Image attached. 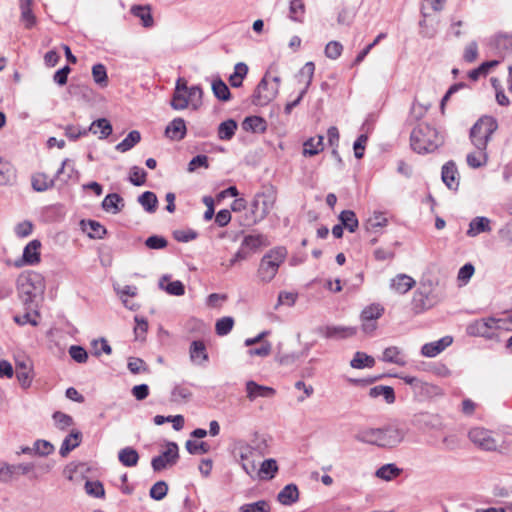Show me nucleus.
<instances>
[{
  "label": "nucleus",
  "mask_w": 512,
  "mask_h": 512,
  "mask_svg": "<svg viewBox=\"0 0 512 512\" xmlns=\"http://www.w3.org/2000/svg\"><path fill=\"white\" fill-rule=\"evenodd\" d=\"M186 123L183 118H175L173 119L165 129L166 137L171 140H182L186 136Z\"/></svg>",
  "instance_id": "obj_21"
},
{
  "label": "nucleus",
  "mask_w": 512,
  "mask_h": 512,
  "mask_svg": "<svg viewBox=\"0 0 512 512\" xmlns=\"http://www.w3.org/2000/svg\"><path fill=\"white\" fill-rule=\"evenodd\" d=\"M16 286L21 301L27 306L44 293L45 281L38 272L24 271L18 276Z\"/></svg>",
  "instance_id": "obj_3"
},
{
  "label": "nucleus",
  "mask_w": 512,
  "mask_h": 512,
  "mask_svg": "<svg viewBox=\"0 0 512 512\" xmlns=\"http://www.w3.org/2000/svg\"><path fill=\"white\" fill-rule=\"evenodd\" d=\"M54 186V179L44 173H37L32 177V187L37 192H43Z\"/></svg>",
  "instance_id": "obj_48"
},
{
  "label": "nucleus",
  "mask_w": 512,
  "mask_h": 512,
  "mask_svg": "<svg viewBox=\"0 0 512 512\" xmlns=\"http://www.w3.org/2000/svg\"><path fill=\"white\" fill-rule=\"evenodd\" d=\"M33 0H20L21 21L25 28L31 29L36 24V16L32 12Z\"/></svg>",
  "instance_id": "obj_34"
},
{
  "label": "nucleus",
  "mask_w": 512,
  "mask_h": 512,
  "mask_svg": "<svg viewBox=\"0 0 512 512\" xmlns=\"http://www.w3.org/2000/svg\"><path fill=\"white\" fill-rule=\"evenodd\" d=\"M433 303L429 299V292L426 290L418 289L413 293L411 307L415 314L422 313L423 311L431 308Z\"/></svg>",
  "instance_id": "obj_20"
},
{
  "label": "nucleus",
  "mask_w": 512,
  "mask_h": 512,
  "mask_svg": "<svg viewBox=\"0 0 512 512\" xmlns=\"http://www.w3.org/2000/svg\"><path fill=\"white\" fill-rule=\"evenodd\" d=\"M203 90L199 85H193L189 87L188 97L189 103L193 109H198L202 105Z\"/></svg>",
  "instance_id": "obj_57"
},
{
  "label": "nucleus",
  "mask_w": 512,
  "mask_h": 512,
  "mask_svg": "<svg viewBox=\"0 0 512 512\" xmlns=\"http://www.w3.org/2000/svg\"><path fill=\"white\" fill-rule=\"evenodd\" d=\"M407 385L411 386L415 393H423L426 395L437 394L439 388L435 385L423 382L413 376H399Z\"/></svg>",
  "instance_id": "obj_18"
},
{
  "label": "nucleus",
  "mask_w": 512,
  "mask_h": 512,
  "mask_svg": "<svg viewBox=\"0 0 512 512\" xmlns=\"http://www.w3.org/2000/svg\"><path fill=\"white\" fill-rule=\"evenodd\" d=\"M498 64V60L483 62L478 68L471 70L468 74V77L473 81H477L481 76H486L489 70L493 67H496Z\"/></svg>",
  "instance_id": "obj_53"
},
{
  "label": "nucleus",
  "mask_w": 512,
  "mask_h": 512,
  "mask_svg": "<svg viewBox=\"0 0 512 512\" xmlns=\"http://www.w3.org/2000/svg\"><path fill=\"white\" fill-rule=\"evenodd\" d=\"M168 493V485L165 481L156 482L149 491V495L152 499L160 501L166 497Z\"/></svg>",
  "instance_id": "obj_58"
},
{
  "label": "nucleus",
  "mask_w": 512,
  "mask_h": 512,
  "mask_svg": "<svg viewBox=\"0 0 512 512\" xmlns=\"http://www.w3.org/2000/svg\"><path fill=\"white\" fill-rule=\"evenodd\" d=\"M278 472V465L275 459H266L262 462L259 469V477L263 480H271Z\"/></svg>",
  "instance_id": "obj_45"
},
{
  "label": "nucleus",
  "mask_w": 512,
  "mask_h": 512,
  "mask_svg": "<svg viewBox=\"0 0 512 512\" xmlns=\"http://www.w3.org/2000/svg\"><path fill=\"white\" fill-rule=\"evenodd\" d=\"M242 128L246 132L264 133L267 130V123L260 116H248L242 122Z\"/></svg>",
  "instance_id": "obj_25"
},
{
  "label": "nucleus",
  "mask_w": 512,
  "mask_h": 512,
  "mask_svg": "<svg viewBox=\"0 0 512 512\" xmlns=\"http://www.w3.org/2000/svg\"><path fill=\"white\" fill-rule=\"evenodd\" d=\"M234 319L232 317L226 316L217 320L215 325L216 333L219 336L227 335L233 328Z\"/></svg>",
  "instance_id": "obj_62"
},
{
  "label": "nucleus",
  "mask_w": 512,
  "mask_h": 512,
  "mask_svg": "<svg viewBox=\"0 0 512 512\" xmlns=\"http://www.w3.org/2000/svg\"><path fill=\"white\" fill-rule=\"evenodd\" d=\"M34 465L31 463L11 465L3 463L0 465V481L3 483L11 482L18 475H26Z\"/></svg>",
  "instance_id": "obj_14"
},
{
  "label": "nucleus",
  "mask_w": 512,
  "mask_h": 512,
  "mask_svg": "<svg viewBox=\"0 0 512 512\" xmlns=\"http://www.w3.org/2000/svg\"><path fill=\"white\" fill-rule=\"evenodd\" d=\"M287 251L276 247L268 251L260 260L257 276L263 283H269L276 276L280 265L285 261Z\"/></svg>",
  "instance_id": "obj_5"
},
{
  "label": "nucleus",
  "mask_w": 512,
  "mask_h": 512,
  "mask_svg": "<svg viewBox=\"0 0 512 512\" xmlns=\"http://www.w3.org/2000/svg\"><path fill=\"white\" fill-rule=\"evenodd\" d=\"M444 143V136L435 127L420 123L411 132V148L419 153H431Z\"/></svg>",
  "instance_id": "obj_2"
},
{
  "label": "nucleus",
  "mask_w": 512,
  "mask_h": 512,
  "mask_svg": "<svg viewBox=\"0 0 512 512\" xmlns=\"http://www.w3.org/2000/svg\"><path fill=\"white\" fill-rule=\"evenodd\" d=\"M380 448H394L401 444L407 434L406 429L398 421L390 422L378 428Z\"/></svg>",
  "instance_id": "obj_7"
},
{
  "label": "nucleus",
  "mask_w": 512,
  "mask_h": 512,
  "mask_svg": "<svg viewBox=\"0 0 512 512\" xmlns=\"http://www.w3.org/2000/svg\"><path fill=\"white\" fill-rule=\"evenodd\" d=\"M100 130V139L107 138L112 133V126L110 122L105 118H100L91 123L88 128V132H92L93 134H97L98 130Z\"/></svg>",
  "instance_id": "obj_44"
},
{
  "label": "nucleus",
  "mask_w": 512,
  "mask_h": 512,
  "mask_svg": "<svg viewBox=\"0 0 512 512\" xmlns=\"http://www.w3.org/2000/svg\"><path fill=\"white\" fill-rule=\"evenodd\" d=\"M299 499V490L298 487L291 483L284 486V488L278 493L277 500L282 505H292L297 502Z\"/></svg>",
  "instance_id": "obj_27"
},
{
  "label": "nucleus",
  "mask_w": 512,
  "mask_h": 512,
  "mask_svg": "<svg viewBox=\"0 0 512 512\" xmlns=\"http://www.w3.org/2000/svg\"><path fill=\"white\" fill-rule=\"evenodd\" d=\"M212 91L214 96L220 101H229L231 99V93L226 83L217 78L212 82Z\"/></svg>",
  "instance_id": "obj_49"
},
{
  "label": "nucleus",
  "mask_w": 512,
  "mask_h": 512,
  "mask_svg": "<svg viewBox=\"0 0 512 512\" xmlns=\"http://www.w3.org/2000/svg\"><path fill=\"white\" fill-rule=\"evenodd\" d=\"M490 228V220L486 217H475L471 220L469 224V229L467 230V235L470 237H475L480 233L489 232Z\"/></svg>",
  "instance_id": "obj_32"
},
{
  "label": "nucleus",
  "mask_w": 512,
  "mask_h": 512,
  "mask_svg": "<svg viewBox=\"0 0 512 512\" xmlns=\"http://www.w3.org/2000/svg\"><path fill=\"white\" fill-rule=\"evenodd\" d=\"M138 203L148 213H154L157 210L158 199L154 192L145 191L138 197Z\"/></svg>",
  "instance_id": "obj_40"
},
{
  "label": "nucleus",
  "mask_w": 512,
  "mask_h": 512,
  "mask_svg": "<svg viewBox=\"0 0 512 512\" xmlns=\"http://www.w3.org/2000/svg\"><path fill=\"white\" fill-rule=\"evenodd\" d=\"M190 359L197 365H203L209 359L206 346L202 340H195L189 349Z\"/></svg>",
  "instance_id": "obj_22"
},
{
  "label": "nucleus",
  "mask_w": 512,
  "mask_h": 512,
  "mask_svg": "<svg viewBox=\"0 0 512 512\" xmlns=\"http://www.w3.org/2000/svg\"><path fill=\"white\" fill-rule=\"evenodd\" d=\"M458 170L456 164L453 161H448L442 167L441 177L444 184L449 189L457 190L459 186L458 181Z\"/></svg>",
  "instance_id": "obj_19"
},
{
  "label": "nucleus",
  "mask_w": 512,
  "mask_h": 512,
  "mask_svg": "<svg viewBox=\"0 0 512 512\" xmlns=\"http://www.w3.org/2000/svg\"><path fill=\"white\" fill-rule=\"evenodd\" d=\"M466 161L469 167L477 169L487 164L488 154L486 150H477L467 154Z\"/></svg>",
  "instance_id": "obj_43"
},
{
  "label": "nucleus",
  "mask_w": 512,
  "mask_h": 512,
  "mask_svg": "<svg viewBox=\"0 0 512 512\" xmlns=\"http://www.w3.org/2000/svg\"><path fill=\"white\" fill-rule=\"evenodd\" d=\"M118 460L123 466L135 467L139 461V454L136 449L128 446L118 452Z\"/></svg>",
  "instance_id": "obj_35"
},
{
  "label": "nucleus",
  "mask_w": 512,
  "mask_h": 512,
  "mask_svg": "<svg viewBox=\"0 0 512 512\" xmlns=\"http://www.w3.org/2000/svg\"><path fill=\"white\" fill-rule=\"evenodd\" d=\"M179 459V448L176 442H167L166 450L151 460V466L155 472L162 471L167 466H172Z\"/></svg>",
  "instance_id": "obj_9"
},
{
  "label": "nucleus",
  "mask_w": 512,
  "mask_h": 512,
  "mask_svg": "<svg viewBox=\"0 0 512 512\" xmlns=\"http://www.w3.org/2000/svg\"><path fill=\"white\" fill-rule=\"evenodd\" d=\"M266 445L264 443L249 444L238 440L233 446V455L242 465L243 470L251 475L256 470V459L264 456Z\"/></svg>",
  "instance_id": "obj_4"
},
{
  "label": "nucleus",
  "mask_w": 512,
  "mask_h": 512,
  "mask_svg": "<svg viewBox=\"0 0 512 512\" xmlns=\"http://www.w3.org/2000/svg\"><path fill=\"white\" fill-rule=\"evenodd\" d=\"M319 333L328 339H346L357 333V328L353 326H335L327 325L319 328Z\"/></svg>",
  "instance_id": "obj_15"
},
{
  "label": "nucleus",
  "mask_w": 512,
  "mask_h": 512,
  "mask_svg": "<svg viewBox=\"0 0 512 512\" xmlns=\"http://www.w3.org/2000/svg\"><path fill=\"white\" fill-rule=\"evenodd\" d=\"M41 242L37 239L30 241L23 250L22 257L14 262L15 267L35 265L40 262Z\"/></svg>",
  "instance_id": "obj_13"
},
{
  "label": "nucleus",
  "mask_w": 512,
  "mask_h": 512,
  "mask_svg": "<svg viewBox=\"0 0 512 512\" xmlns=\"http://www.w3.org/2000/svg\"><path fill=\"white\" fill-rule=\"evenodd\" d=\"M278 191L271 183L263 184L261 190L256 192L251 202V215L246 217L242 225H254L264 220L274 209Z\"/></svg>",
  "instance_id": "obj_1"
},
{
  "label": "nucleus",
  "mask_w": 512,
  "mask_h": 512,
  "mask_svg": "<svg viewBox=\"0 0 512 512\" xmlns=\"http://www.w3.org/2000/svg\"><path fill=\"white\" fill-rule=\"evenodd\" d=\"M16 172L13 165L0 158V185H9L14 182Z\"/></svg>",
  "instance_id": "obj_37"
},
{
  "label": "nucleus",
  "mask_w": 512,
  "mask_h": 512,
  "mask_svg": "<svg viewBox=\"0 0 512 512\" xmlns=\"http://www.w3.org/2000/svg\"><path fill=\"white\" fill-rule=\"evenodd\" d=\"M355 440L364 444L375 445L378 447L379 432L378 428H362L354 436Z\"/></svg>",
  "instance_id": "obj_29"
},
{
  "label": "nucleus",
  "mask_w": 512,
  "mask_h": 512,
  "mask_svg": "<svg viewBox=\"0 0 512 512\" xmlns=\"http://www.w3.org/2000/svg\"><path fill=\"white\" fill-rule=\"evenodd\" d=\"M81 224L83 226V230L87 233V235L90 238H93V239H103L104 236L107 233L106 228L102 224H100L98 221H95V220L84 221V220H82Z\"/></svg>",
  "instance_id": "obj_30"
},
{
  "label": "nucleus",
  "mask_w": 512,
  "mask_h": 512,
  "mask_svg": "<svg viewBox=\"0 0 512 512\" xmlns=\"http://www.w3.org/2000/svg\"><path fill=\"white\" fill-rule=\"evenodd\" d=\"M501 321L502 319L495 317L474 320L467 325L466 333L469 336L483 337L488 340L498 339L495 330L498 327L497 324Z\"/></svg>",
  "instance_id": "obj_8"
},
{
  "label": "nucleus",
  "mask_w": 512,
  "mask_h": 512,
  "mask_svg": "<svg viewBox=\"0 0 512 512\" xmlns=\"http://www.w3.org/2000/svg\"><path fill=\"white\" fill-rule=\"evenodd\" d=\"M415 285V280L406 275L398 274L391 280V287L400 294H405Z\"/></svg>",
  "instance_id": "obj_31"
},
{
  "label": "nucleus",
  "mask_w": 512,
  "mask_h": 512,
  "mask_svg": "<svg viewBox=\"0 0 512 512\" xmlns=\"http://www.w3.org/2000/svg\"><path fill=\"white\" fill-rule=\"evenodd\" d=\"M368 394L371 398H378L382 396L387 404H393L396 400L394 389L391 386H374L370 388Z\"/></svg>",
  "instance_id": "obj_33"
},
{
  "label": "nucleus",
  "mask_w": 512,
  "mask_h": 512,
  "mask_svg": "<svg viewBox=\"0 0 512 512\" xmlns=\"http://www.w3.org/2000/svg\"><path fill=\"white\" fill-rule=\"evenodd\" d=\"M82 433L77 430H72L69 435L65 437L59 450L62 457H66L73 449L80 445Z\"/></svg>",
  "instance_id": "obj_24"
},
{
  "label": "nucleus",
  "mask_w": 512,
  "mask_h": 512,
  "mask_svg": "<svg viewBox=\"0 0 512 512\" xmlns=\"http://www.w3.org/2000/svg\"><path fill=\"white\" fill-rule=\"evenodd\" d=\"M101 206L106 212L117 214L124 208L125 203L118 193H110L103 199Z\"/></svg>",
  "instance_id": "obj_23"
},
{
  "label": "nucleus",
  "mask_w": 512,
  "mask_h": 512,
  "mask_svg": "<svg viewBox=\"0 0 512 512\" xmlns=\"http://www.w3.org/2000/svg\"><path fill=\"white\" fill-rule=\"evenodd\" d=\"M237 130V122L234 119L223 121L218 126V138L220 140H231Z\"/></svg>",
  "instance_id": "obj_41"
},
{
  "label": "nucleus",
  "mask_w": 512,
  "mask_h": 512,
  "mask_svg": "<svg viewBox=\"0 0 512 512\" xmlns=\"http://www.w3.org/2000/svg\"><path fill=\"white\" fill-rule=\"evenodd\" d=\"M141 140V134L137 130H132L128 133V135L116 145V150L124 153L132 149L136 144H138Z\"/></svg>",
  "instance_id": "obj_42"
},
{
  "label": "nucleus",
  "mask_w": 512,
  "mask_h": 512,
  "mask_svg": "<svg viewBox=\"0 0 512 512\" xmlns=\"http://www.w3.org/2000/svg\"><path fill=\"white\" fill-rule=\"evenodd\" d=\"M340 224L345 227L349 232H355L358 228V219L352 210H343L339 215Z\"/></svg>",
  "instance_id": "obj_47"
},
{
  "label": "nucleus",
  "mask_w": 512,
  "mask_h": 512,
  "mask_svg": "<svg viewBox=\"0 0 512 512\" xmlns=\"http://www.w3.org/2000/svg\"><path fill=\"white\" fill-rule=\"evenodd\" d=\"M278 94L277 86H269L266 76L258 83L253 96L252 102L257 106H265L269 104Z\"/></svg>",
  "instance_id": "obj_11"
},
{
  "label": "nucleus",
  "mask_w": 512,
  "mask_h": 512,
  "mask_svg": "<svg viewBox=\"0 0 512 512\" xmlns=\"http://www.w3.org/2000/svg\"><path fill=\"white\" fill-rule=\"evenodd\" d=\"M170 104L174 110H184L189 105L188 92H174Z\"/></svg>",
  "instance_id": "obj_61"
},
{
  "label": "nucleus",
  "mask_w": 512,
  "mask_h": 512,
  "mask_svg": "<svg viewBox=\"0 0 512 512\" xmlns=\"http://www.w3.org/2000/svg\"><path fill=\"white\" fill-rule=\"evenodd\" d=\"M270 244L267 236L263 234L247 235L244 237L241 247L244 250L256 251L260 247H266Z\"/></svg>",
  "instance_id": "obj_26"
},
{
  "label": "nucleus",
  "mask_w": 512,
  "mask_h": 512,
  "mask_svg": "<svg viewBox=\"0 0 512 512\" xmlns=\"http://www.w3.org/2000/svg\"><path fill=\"white\" fill-rule=\"evenodd\" d=\"M147 173L143 168L133 166L130 169L129 180L134 186H142L146 182Z\"/></svg>",
  "instance_id": "obj_63"
},
{
  "label": "nucleus",
  "mask_w": 512,
  "mask_h": 512,
  "mask_svg": "<svg viewBox=\"0 0 512 512\" xmlns=\"http://www.w3.org/2000/svg\"><path fill=\"white\" fill-rule=\"evenodd\" d=\"M366 125L367 124L364 123L361 128L363 131H365V133H362L361 135H359L353 144L354 155L357 159H361L363 157L364 151H365V146L368 141L367 134L369 132V128H366Z\"/></svg>",
  "instance_id": "obj_52"
},
{
  "label": "nucleus",
  "mask_w": 512,
  "mask_h": 512,
  "mask_svg": "<svg viewBox=\"0 0 512 512\" xmlns=\"http://www.w3.org/2000/svg\"><path fill=\"white\" fill-rule=\"evenodd\" d=\"M127 368L132 374L149 372V368L145 361L136 357H130L128 359Z\"/></svg>",
  "instance_id": "obj_60"
},
{
  "label": "nucleus",
  "mask_w": 512,
  "mask_h": 512,
  "mask_svg": "<svg viewBox=\"0 0 512 512\" xmlns=\"http://www.w3.org/2000/svg\"><path fill=\"white\" fill-rule=\"evenodd\" d=\"M305 5L302 0H291L289 5V18L294 22H303Z\"/></svg>",
  "instance_id": "obj_51"
},
{
  "label": "nucleus",
  "mask_w": 512,
  "mask_h": 512,
  "mask_svg": "<svg viewBox=\"0 0 512 512\" xmlns=\"http://www.w3.org/2000/svg\"><path fill=\"white\" fill-rule=\"evenodd\" d=\"M167 280V276H163L160 281V287H162L168 294L174 295V296H182L185 293V286L184 284L179 281H172L168 283L165 287H163V281Z\"/></svg>",
  "instance_id": "obj_55"
},
{
  "label": "nucleus",
  "mask_w": 512,
  "mask_h": 512,
  "mask_svg": "<svg viewBox=\"0 0 512 512\" xmlns=\"http://www.w3.org/2000/svg\"><path fill=\"white\" fill-rule=\"evenodd\" d=\"M323 136L311 137L303 144L304 156H315L323 150Z\"/></svg>",
  "instance_id": "obj_39"
},
{
  "label": "nucleus",
  "mask_w": 512,
  "mask_h": 512,
  "mask_svg": "<svg viewBox=\"0 0 512 512\" xmlns=\"http://www.w3.org/2000/svg\"><path fill=\"white\" fill-rule=\"evenodd\" d=\"M452 337L445 336L437 341L426 343L421 348V354L425 357H435L452 344Z\"/></svg>",
  "instance_id": "obj_17"
},
{
  "label": "nucleus",
  "mask_w": 512,
  "mask_h": 512,
  "mask_svg": "<svg viewBox=\"0 0 512 512\" xmlns=\"http://www.w3.org/2000/svg\"><path fill=\"white\" fill-rule=\"evenodd\" d=\"M191 397V390L187 386L182 384L175 385L171 391L172 402L188 401Z\"/></svg>",
  "instance_id": "obj_54"
},
{
  "label": "nucleus",
  "mask_w": 512,
  "mask_h": 512,
  "mask_svg": "<svg viewBox=\"0 0 512 512\" xmlns=\"http://www.w3.org/2000/svg\"><path fill=\"white\" fill-rule=\"evenodd\" d=\"M130 12L133 16L141 20L145 28H151L154 25V19L149 6L133 5Z\"/></svg>",
  "instance_id": "obj_28"
},
{
  "label": "nucleus",
  "mask_w": 512,
  "mask_h": 512,
  "mask_svg": "<svg viewBox=\"0 0 512 512\" xmlns=\"http://www.w3.org/2000/svg\"><path fill=\"white\" fill-rule=\"evenodd\" d=\"M498 123L492 116H482L470 129V140L475 149L487 150V144L493 133L497 130Z\"/></svg>",
  "instance_id": "obj_6"
},
{
  "label": "nucleus",
  "mask_w": 512,
  "mask_h": 512,
  "mask_svg": "<svg viewBox=\"0 0 512 512\" xmlns=\"http://www.w3.org/2000/svg\"><path fill=\"white\" fill-rule=\"evenodd\" d=\"M85 491L94 498H103L105 496V490L100 481H86Z\"/></svg>",
  "instance_id": "obj_59"
},
{
  "label": "nucleus",
  "mask_w": 512,
  "mask_h": 512,
  "mask_svg": "<svg viewBox=\"0 0 512 512\" xmlns=\"http://www.w3.org/2000/svg\"><path fill=\"white\" fill-rule=\"evenodd\" d=\"M315 71V64L312 61L306 62L305 65L300 69L297 78L300 83L304 84L302 90L307 93L313 79Z\"/></svg>",
  "instance_id": "obj_38"
},
{
  "label": "nucleus",
  "mask_w": 512,
  "mask_h": 512,
  "mask_svg": "<svg viewBox=\"0 0 512 512\" xmlns=\"http://www.w3.org/2000/svg\"><path fill=\"white\" fill-rule=\"evenodd\" d=\"M350 365L355 369L371 368L375 365V359L364 352L358 351L354 354Z\"/></svg>",
  "instance_id": "obj_46"
},
{
  "label": "nucleus",
  "mask_w": 512,
  "mask_h": 512,
  "mask_svg": "<svg viewBox=\"0 0 512 512\" xmlns=\"http://www.w3.org/2000/svg\"><path fill=\"white\" fill-rule=\"evenodd\" d=\"M384 313V307L380 304H371L365 307L361 312L362 330L370 334L376 330V320L379 319Z\"/></svg>",
  "instance_id": "obj_12"
},
{
  "label": "nucleus",
  "mask_w": 512,
  "mask_h": 512,
  "mask_svg": "<svg viewBox=\"0 0 512 512\" xmlns=\"http://www.w3.org/2000/svg\"><path fill=\"white\" fill-rule=\"evenodd\" d=\"M247 398L250 401L261 398H271L275 395L276 391L272 387L259 385L256 382L250 380L246 383Z\"/></svg>",
  "instance_id": "obj_16"
},
{
  "label": "nucleus",
  "mask_w": 512,
  "mask_h": 512,
  "mask_svg": "<svg viewBox=\"0 0 512 512\" xmlns=\"http://www.w3.org/2000/svg\"><path fill=\"white\" fill-rule=\"evenodd\" d=\"M401 472L402 470L398 468L395 464L389 463L378 468L375 475L380 479L389 481L399 476Z\"/></svg>",
  "instance_id": "obj_50"
},
{
  "label": "nucleus",
  "mask_w": 512,
  "mask_h": 512,
  "mask_svg": "<svg viewBox=\"0 0 512 512\" xmlns=\"http://www.w3.org/2000/svg\"><path fill=\"white\" fill-rule=\"evenodd\" d=\"M382 361L387 363H393L399 366H404L406 364V360L400 348L396 346L387 347L383 351Z\"/></svg>",
  "instance_id": "obj_36"
},
{
  "label": "nucleus",
  "mask_w": 512,
  "mask_h": 512,
  "mask_svg": "<svg viewBox=\"0 0 512 512\" xmlns=\"http://www.w3.org/2000/svg\"><path fill=\"white\" fill-rule=\"evenodd\" d=\"M240 510L241 512H270V505L266 500H259L254 503L242 505Z\"/></svg>",
  "instance_id": "obj_64"
},
{
  "label": "nucleus",
  "mask_w": 512,
  "mask_h": 512,
  "mask_svg": "<svg viewBox=\"0 0 512 512\" xmlns=\"http://www.w3.org/2000/svg\"><path fill=\"white\" fill-rule=\"evenodd\" d=\"M92 76H93V79L96 84H98L102 87L107 86L108 76H107L106 67L103 64L98 63V64L93 65Z\"/></svg>",
  "instance_id": "obj_56"
},
{
  "label": "nucleus",
  "mask_w": 512,
  "mask_h": 512,
  "mask_svg": "<svg viewBox=\"0 0 512 512\" xmlns=\"http://www.w3.org/2000/svg\"><path fill=\"white\" fill-rule=\"evenodd\" d=\"M468 437L475 445L485 451H495L497 449V441L492 436V432L482 427L472 428Z\"/></svg>",
  "instance_id": "obj_10"
}]
</instances>
